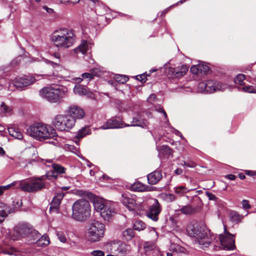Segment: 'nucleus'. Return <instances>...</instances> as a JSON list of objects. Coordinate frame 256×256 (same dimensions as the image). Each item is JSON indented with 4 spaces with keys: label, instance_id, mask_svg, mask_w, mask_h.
<instances>
[{
    "label": "nucleus",
    "instance_id": "nucleus-57",
    "mask_svg": "<svg viewBox=\"0 0 256 256\" xmlns=\"http://www.w3.org/2000/svg\"><path fill=\"white\" fill-rule=\"evenodd\" d=\"M162 256L161 252L159 248L155 249L152 253L150 254V256Z\"/></svg>",
    "mask_w": 256,
    "mask_h": 256
},
{
    "label": "nucleus",
    "instance_id": "nucleus-41",
    "mask_svg": "<svg viewBox=\"0 0 256 256\" xmlns=\"http://www.w3.org/2000/svg\"><path fill=\"white\" fill-rule=\"evenodd\" d=\"M239 90H242V91L248 93H256V88L252 86H246V84L244 86L238 87Z\"/></svg>",
    "mask_w": 256,
    "mask_h": 256
},
{
    "label": "nucleus",
    "instance_id": "nucleus-21",
    "mask_svg": "<svg viewBox=\"0 0 256 256\" xmlns=\"http://www.w3.org/2000/svg\"><path fill=\"white\" fill-rule=\"evenodd\" d=\"M74 92L76 94L79 96H85L90 98H94V94L92 92H90L87 88L82 85L76 84L74 87Z\"/></svg>",
    "mask_w": 256,
    "mask_h": 256
},
{
    "label": "nucleus",
    "instance_id": "nucleus-54",
    "mask_svg": "<svg viewBox=\"0 0 256 256\" xmlns=\"http://www.w3.org/2000/svg\"><path fill=\"white\" fill-rule=\"evenodd\" d=\"M80 0H61L60 2L62 3L66 4H74L79 2Z\"/></svg>",
    "mask_w": 256,
    "mask_h": 256
},
{
    "label": "nucleus",
    "instance_id": "nucleus-38",
    "mask_svg": "<svg viewBox=\"0 0 256 256\" xmlns=\"http://www.w3.org/2000/svg\"><path fill=\"white\" fill-rule=\"evenodd\" d=\"M122 236L127 240H130L134 236V232L132 228H128L122 232Z\"/></svg>",
    "mask_w": 256,
    "mask_h": 256
},
{
    "label": "nucleus",
    "instance_id": "nucleus-4",
    "mask_svg": "<svg viewBox=\"0 0 256 256\" xmlns=\"http://www.w3.org/2000/svg\"><path fill=\"white\" fill-rule=\"evenodd\" d=\"M67 88L62 86L45 87L40 90V96L50 102H58L67 96Z\"/></svg>",
    "mask_w": 256,
    "mask_h": 256
},
{
    "label": "nucleus",
    "instance_id": "nucleus-46",
    "mask_svg": "<svg viewBox=\"0 0 256 256\" xmlns=\"http://www.w3.org/2000/svg\"><path fill=\"white\" fill-rule=\"evenodd\" d=\"M198 66L200 70V74H206L210 70L209 67L207 65L204 64V62L199 64Z\"/></svg>",
    "mask_w": 256,
    "mask_h": 256
},
{
    "label": "nucleus",
    "instance_id": "nucleus-9",
    "mask_svg": "<svg viewBox=\"0 0 256 256\" xmlns=\"http://www.w3.org/2000/svg\"><path fill=\"white\" fill-rule=\"evenodd\" d=\"M44 176L40 178H33L20 181V189L24 192H34L43 188L45 186L44 180Z\"/></svg>",
    "mask_w": 256,
    "mask_h": 256
},
{
    "label": "nucleus",
    "instance_id": "nucleus-40",
    "mask_svg": "<svg viewBox=\"0 0 256 256\" xmlns=\"http://www.w3.org/2000/svg\"><path fill=\"white\" fill-rule=\"evenodd\" d=\"M160 154L163 155H170L172 154V150L168 146H162L160 148H157Z\"/></svg>",
    "mask_w": 256,
    "mask_h": 256
},
{
    "label": "nucleus",
    "instance_id": "nucleus-26",
    "mask_svg": "<svg viewBox=\"0 0 256 256\" xmlns=\"http://www.w3.org/2000/svg\"><path fill=\"white\" fill-rule=\"evenodd\" d=\"M14 210L2 202H0V223H2L7 216L12 213Z\"/></svg>",
    "mask_w": 256,
    "mask_h": 256
},
{
    "label": "nucleus",
    "instance_id": "nucleus-14",
    "mask_svg": "<svg viewBox=\"0 0 256 256\" xmlns=\"http://www.w3.org/2000/svg\"><path fill=\"white\" fill-rule=\"evenodd\" d=\"M67 116H70L72 118L74 119V124H76V120L82 119L85 116L84 110L80 107L71 105L66 110Z\"/></svg>",
    "mask_w": 256,
    "mask_h": 256
},
{
    "label": "nucleus",
    "instance_id": "nucleus-49",
    "mask_svg": "<svg viewBox=\"0 0 256 256\" xmlns=\"http://www.w3.org/2000/svg\"><path fill=\"white\" fill-rule=\"evenodd\" d=\"M182 165L184 166L186 168L188 167L191 168H194L196 166L195 162L190 160L187 162L183 161L182 163Z\"/></svg>",
    "mask_w": 256,
    "mask_h": 256
},
{
    "label": "nucleus",
    "instance_id": "nucleus-27",
    "mask_svg": "<svg viewBox=\"0 0 256 256\" xmlns=\"http://www.w3.org/2000/svg\"><path fill=\"white\" fill-rule=\"evenodd\" d=\"M92 132L91 130L88 126H86L80 129L77 132L76 138L77 139L75 140L76 143L78 146L79 142L78 140L81 139L87 135L90 134Z\"/></svg>",
    "mask_w": 256,
    "mask_h": 256
},
{
    "label": "nucleus",
    "instance_id": "nucleus-36",
    "mask_svg": "<svg viewBox=\"0 0 256 256\" xmlns=\"http://www.w3.org/2000/svg\"><path fill=\"white\" fill-rule=\"evenodd\" d=\"M230 218L231 221L238 223L240 221L244 216L240 215L236 212L231 211L230 213Z\"/></svg>",
    "mask_w": 256,
    "mask_h": 256
},
{
    "label": "nucleus",
    "instance_id": "nucleus-60",
    "mask_svg": "<svg viewBox=\"0 0 256 256\" xmlns=\"http://www.w3.org/2000/svg\"><path fill=\"white\" fill-rule=\"evenodd\" d=\"M137 76L138 77V80H140L142 82H144L146 80V78L144 74H140Z\"/></svg>",
    "mask_w": 256,
    "mask_h": 256
},
{
    "label": "nucleus",
    "instance_id": "nucleus-1",
    "mask_svg": "<svg viewBox=\"0 0 256 256\" xmlns=\"http://www.w3.org/2000/svg\"><path fill=\"white\" fill-rule=\"evenodd\" d=\"M27 133L39 141L54 138L58 136L54 127L43 122H36L30 126L27 129Z\"/></svg>",
    "mask_w": 256,
    "mask_h": 256
},
{
    "label": "nucleus",
    "instance_id": "nucleus-42",
    "mask_svg": "<svg viewBox=\"0 0 256 256\" xmlns=\"http://www.w3.org/2000/svg\"><path fill=\"white\" fill-rule=\"evenodd\" d=\"M18 183H20V181L14 182H13L9 184H8L6 186H0V190L2 191V194L3 191L4 190H6L12 186H14L16 187V188L20 189V186H19Z\"/></svg>",
    "mask_w": 256,
    "mask_h": 256
},
{
    "label": "nucleus",
    "instance_id": "nucleus-61",
    "mask_svg": "<svg viewBox=\"0 0 256 256\" xmlns=\"http://www.w3.org/2000/svg\"><path fill=\"white\" fill-rule=\"evenodd\" d=\"M42 8L46 11V12L48 14H52L54 12L53 9L51 8H49L46 6H42Z\"/></svg>",
    "mask_w": 256,
    "mask_h": 256
},
{
    "label": "nucleus",
    "instance_id": "nucleus-16",
    "mask_svg": "<svg viewBox=\"0 0 256 256\" xmlns=\"http://www.w3.org/2000/svg\"><path fill=\"white\" fill-rule=\"evenodd\" d=\"M110 245L112 247L111 250L116 248L114 250L116 252L122 255H126L128 254L131 251V246L122 242H115L110 243Z\"/></svg>",
    "mask_w": 256,
    "mask_h": 256
},
{
    "label": "nucleus",
    "instance_id": "nucleus-22",
    "mask_svg": "<svg viewBox=\"0 0 256 256\" xmlns=\"http://www.w3.org/2000/svg\"><path fill=\"white\" fill-rule=\"evenodd\" d=\"M122 122L114 118L108 120L104 125L99 128L100 129L106 130L109 128H123Z\"/></svg>",
    "mask_w": 256,
    "mask_h": 256
},
{
    "label": "nucleus",
    "instance_id": "nucleus-59",
    "mask_svg": "<svg viewBox=\"0 0 256 256\" xmlns=\"http://www.w3.org/2000/svg\"><path fill=\"white\" fill-rule=\"evenodd\" d=\"M156 98V96L154 94H152L148 98V101L150 103H152V102H154Z\"/></svg>",
    "mask_w": 256,
    "mask_h": 256
},
{
    "label": "nucleus",
    "instance_id": "nucleus-33",
    "mask_svg": "<svg viewBox=\"0 0 256 256\" xmlns=\"http://www.w3.org/2000/svg\"><path fill=\"white\" fill-rule=\"evenodd\" d=\"M192 189H188L184 186H180L174 188V192L178 196H183L185 194L188 192Z\"/></svg>",
    "mask_w": 256,
    "mask_h": 256
},
{
    "label": "nucleus",
    "instance_id": "nucleus-48",
    "mask_svg": "<svg viewBox=\"0 0 256 256\" xmlns=\"http://www.w3.org/2000/svg\"><path fill=\"white\" fill-rule=\"evenodd\" d=\"M56 235L59 240L62 242H66V235L62 232H56Z\"/></svg>",
    "mask_w": 256,
    "mask_h": 256
},
{
    "label": "nucleus",
    "instance_id": "nucleus-12",
    "mask_svg": "<svg viewBox=\"0 0 256 256\" xmlns=\"http://www.w3.org/2000/svg\"><path fill=\"white\" fill-rule=\"evenodd\" d=\"M143 204L144 206V208L146 205L150 204V206L146 211V216L152 220L157 222L158 220V215L162 210L160 204L158 200L152 198L146 200H144Z\"/></svg>",
    "mask_w": 256,
    "mask_h": 256
},
{
    "label": "nucleus",
    "instance_id": "nucleus-62",
    "mask_svg": "<svg viewBox=\"0 0 256 256\" xmlns=\"http://www.w3.org/2000/svg\"><path fill=\"white\" fill-rule=\"evenodd\" d=\"M254 171H253V170H245V174L248 176H254Z\"/></svg>",
    "mask_w": 256,
    "mask_h": 256
},
{
    "label": "nucleus",
    "instance_id": "nucleus-43",
    "mask_svg": "<svg viewBox=\"0 0 256 256\" xmlns=\"http://www.w3.org/2000/svg\"><path fill=\"white\" fill-rule=\"evenodd\" d=\"M114 79L116 82L120 84H124L128 81V78L124 75L116 74Z\"/></svg>",
    "mask_w": 256,
    "mask_h": 256
},
{
    "label": "nucleus",
    "instance_id": "nucleus-37",
    "mask_svg": "<svg viewBox=\"0 0 256 256\" xmlns=\"http://www.w3.org/2000/svg\"><path fill=\"white\" fill-rule=\"evenodd\" d=\"M246 80L245 75L244 74H239L237 75L236 78H234V83L236 84H238L239 86L238 87H242L246 85L244 80Z\"/></svg>",
    "mask_w": 256,
    "mask_h": 256
},
{
    "label": "nucleus",
    "instance_id": "nucleus-32",
    "mask_svg": "<svg viewBox=\"0 0 256 256\" xmlns=\"http://www.w3.org/2000/svg\"><path fill=\"white\" fill-rule=\"evenodd\" d=\"M36 243L40 246H46L50 244V238L47 235H44L41 237L40 236Z\"/></svg>",
    "mask_w": 256,
    "mask_h": 256
},
{
    "label": "nucleus",
    "instance_id": "nucleus-51",
    "mask_svg": "<svg viewBox=\"0 0 256 256\" xmlns=\"http://www.w3.org/2000/svg\"><path fill=\"white\" fill-rule=\"evenodd\" d=\"M198 64L192 66L190 68L191 72L194 74H200V70Z\"/></svg>",
    "mask_w": 256,
    "mask_h": 256
},
{
    "label": "nucleus",
    "instance_id": "nucleus-24",
    "mask_svg": "<svg viewBox=\"0 0 256 256\" xmlns=\"http://www.w3.org/2000/svg\"><path fill=\"white\" fill-rule=\"evenodd\" d=\"M65 194L62 192H58L56 195L54 197L51 204L50 210L54 209L58 211L61 201L62 200Z\"/></svg>",
    "mask_w": 256,
    "mask_h": 256
},
{
    "label": "nucleus",
    "instance_id": "nucleus-5",
    "mask_svg": "<svg viewBox=\"0 0 256 256\" xmlns=\"http://www.w3.org/2000/svg\"><path fill=\"white\" fill-rule=\"evenodd\" d=\"M72 216L76 220L83 222L90 216V206L88 200L80 199L76 201L72 206Z\"/></svg>",
    "mask_w": 256,
    "mask_h": 256
},
{
    "label": "nucleus",
    "instance_id": "nucleus-20",
    "mask_svg": "<svg viewBox=\"0 0 256 256\" xmlns=\"http://www.w3.org/2000/svg\"><path fill=\"white\" fill-rule=\"evenodd\" d=\"M144 113L138 114L133 118L131 124L126 125V126H140L143 128L146 127L148 125V122L146 119L144 118Z\"/></svg>",
    "mask_w": 256,
    "mask_h": 256
},
{
    "label": "nucleus",
    "instance_id": "nucleus-2",
    "mask_svg": "<svg viewBox=\"0 0 256 256\" xmlns=\"http://www.w3.org/2000/svg\"><path fill=\"white\" fill-rule=\"evenodd\" d=\"M51 40L56 47L68 48L72 46L74 43L76 36L72 29L60 28L52 34Z\"/></svg>",
    "mask_w": 256,
    "mask_h": 256
},
{
    "label": "nucleus",
    "instance_id": "nucleus-30",
    "mask_svg": "<svg viewBox=\"0 0 256 256\" xmlns=\"http://www.w3.org/2000/svg\"><path fill=\"white\" fill-rule=\"evenodd\" d=\"M132 188L134 190L142 192L150 190L148 186L145 185L140 182H136L132 184Z\"/></svg>",
    "mask_w": 256,
    "mask_h": 256
},
{
    "label": "nucleus",
    "instance_id": "nucleus-47",
    "mask_svg": "<svg viewBox=\"0 0 256 256\" xmlns=\"http://www.w3.org/2000/svg\"><path fill=\"white\" fill-rule=\"evenodd\" d=\"M90 74L92 76H100L102 74V70L99 68H94L90 70Z\"/></svg>",
    "mask_w": 256,
    "mask_h": 256
},
{
    "label": "nucleus",
    "instance_id": "nucleus-17",
    "mask_svg": "<svg viewBox=\"0 0 256 256\" xmlns=\"http://www.w3.org/2000/svg\"><path fill=\"white\" fill-rule=\"evenodd\" d=\"M30 228L26 224H22L16 226L14 228L12 233V239L16 240L21 238H26Z\"/></svg>",
    "mask_w": 256,
    "mask_h": 256
},
{
    "label": "nucleus",
    "instance_id": "nucleus-8",
    "mask_svg": "<svg viewBox=\"0 0 256 256\" xmlns=\"http://www.w3.org/2000/svg\"><path fill=\"white\" fill-rule=\"evenodd\" d=\"M114 204L110 202H104L102 200L94 202V210L100 213V216L105 220L108 221L116 213Z\"/></svg>",
    "mask_w": 256,
    "mask_h": 256
},
{
    "label": "nucleus",
    "instance_id": "nucleus-64",
    "mask_svg": "<svg viewBox=\"0 0 256 256\" xmlns=\"http://www.w3.org/2000/svg\"><path fill=\"white\" fill-rule=\"evenodd\" d=\"M76 194L80 196H82L84 194V192L80 190H78L76 191Z\"/></svg>",
    "mask_w": 256,
    "mask_h": 256
},
{
    "label": "nucleus",
    "instance_id": "nucleus-18",
    "mask_svg": "<svg viewBox=\"0 0 256 256\" xmlns=\"http://www.w3.org/2000/svg\"><path fill=\"white\" fill-rule=\"evenodd\" d=\"M188 69V68L186 65H181L174 68H170L167 70L166 72L168 76L172 78H179L184 76Z\"/></svg>",
    "mask_w": 256,
    "mask_h": 256
},
{
    "label": "nucleus",
    "instance_id": "nucleus-28",
    "mask_svg": "<svg viewBox=\"0 0 256 256\" xmlns=\"http://www.w3.org/2000/svg\"><path fill=\"white\" fill-rule=\"evenodd\" d=\"M144 247L146 256H150V254L154 251L155 249L159 248L156 246L154 240L152 242H144Z\"/></svg>",
    "mask_w": 256,
    "mask_h": 256
},
{
    "label": "nucleus",
    "instance_id": "nucleus-31",
    "mask_svg": "<svg viewBox=\"0 0 256 256\" xmlns=\"http://www.w3.org/2000/svg\"><path fill=\"white\" fill-rule=\"evenodd\" d=\"M9 134L12 137L18 140H22L23 134L18 128H8Z\"/></svg>",
    "mask_w": 256,
    "mask_h": 256
},
{
    "label": "nucleus",
    "instance_id": "nucleus-15",
    "mask_svg": "<svg viewBox=\"0 0 256 256\" xmlns=\"http://www.w3.org/2000/svg\"><path fill=\"white\" fill-rule=\"evenodd\" d=\"M36 80V78L32 76H25L22 77L16 78V79L13 80L12 84L16 88H22L24 87L34 84Z\"/></svg>",
    "mask_w": 256,
    "mask_h": 256
},
{
    "label": "nucleus",
    "instance_id": "nucleus-29",
    "mask_svg": "<svg viewBox=\"0 0 256 256\" xmlns=\"http://www.w3.org/2000/svg\"><path fill=\"white\" fill-rule=\"evenodd\" d=\"M40 236V234L37 230L30 228L26 238L30 243L34 244Z\"/></svg>",
    "mask_w": 256,
    "mask_h": 256
},
{
    "label": "nucleus",
    "instance_id": "nucleus-23",
    "mask_svg": "<svg viewBox=\"0 0 256 256\" xmlns=\"http://www.w3.org/2000/svg\"><path fill=\"white\" fill-rule=\"evenodd\" d=\"M92 43L88 40H82L81 44L74 50L76 54L82 53L84 54L92 48Z\"/></svg>",
    "mask_w": 256,
    "mask_h": 256
},
{
    "label": "nucleus",
    "instance_id": "nucleus-39",
    "mask_svg": "<svg viewBox=\"0 0 256 256\" xmlns=\"http://www.w3.org/2000/svg\"><path fill=\"white\" fill-rule=\"evenodd\" d=\"M134 230L138 231L144 230L146 228V224L140 220H138L134 224Z\"/></svg>",
    "mask_w": 256,
    "mask_h": 256
},
{
    "label": "nucleus",
    "instance_id": "nucleus-56",
    "mask_svg": "<svg viewBox=\"0 0 256 256\" xmlns=\"http://www.w3.org/2000/svg\"><path fill=\"white\" fill-rule=\"evenodd\" d=\"M21 58H22V56H18V57L16 58L15 59L13 60L10 63L11 65L13 66H16L17 64H18L21 60Z\"/></svg>",
    "mask_w": 256,
    "mask_h": 256
},
{
    "label": "nucleus",
    "instance_id": "nucleus-19",
    "mask_svg": "<svg viewBox=\"0 0 256 256\" xmlns=\"http://www.w3.org/2000/svg\"><path fill=\"white\" fill-rule=\"evenodd\" d=\"M46 162L49 164H46L48 166H52L54 170V172H52V174L50 175V172H48L46 174V177L49 178L50 176H52L54 177V178H56L57 176L55 174H62L65 172L66 168L59 164L54 163L52 160H46Z\"/></svg>",
    "mask_w": 256,
    "mask_h": 256
},
{
    "label": "nucleus",
    "instance_id": "nucleus-34",
    "mask_svg": "<svg viewBox=\"0 0 256 256\" xmlns=\"http://www.w3.org/2000/svg\"><path fill=\"white\" fill-rule=\"evenodd\" d=\"M54 56L56 58L57 60L56 62L44 58H42V60L46 64L52 66L53 68H56V66H58L59 64V62H60V54L59 53L56 52L54 54Z\"/></svg>",
    "mask_w": 256,
    "mask_h": 256
},
{
    "label": "nucleus",
    "instance_id": "nucleus-11",
    "mask_svg": "<svg viewBox=\"0 0 256 256\" xmlns=\"http://www.w3.org/2000/svg\"><path fill=\"white\" fill-rule=\"evenodd\" d=\"M122 202L130 210H144V200L134 195L124 194L122 196Z\"/></svg>",
    "mask_w": 256,
    "mask_h": 256
},
{
    "label": "nucleus",
    "instance_id": "nucleus-3",
    "mask_svg": "<svg viewBox=\"0 0 256 256\" xmlns=\"http://www.w3.org/2000/svg\"><path fill=\"white\" fill-rule=\"evenodd\" d=\"M186 231L190 237L195 239V243L202 248L208 247L211 242L212 238L210 236V232L198 223L189 224Z\"/></svg>",
    "mask_w": 256,
    "mask_h": 256
},
{
    "label": "nucleus",
    "instance_id": "nucleus-35",
    "mask_svg": "<svg viewBox=\"0 0 256 256\" xmlns=\"http://www.w3.org/2000/svg\"><path fill=\"white\" fill-rule=\"evenodd\" d=\"M93 78L92 74L89 72H85L82 74V78H75L76 82L78 84L82 82L83 80H86V82L88 83L90 80Z\"/></svg>",
    "mask_w": 256,
    "mask_h": 256
},
{
    "label": "nucleus",
    "instance_id": "nucleus-53",
    "mask_svg": "<svg viewBox=\"0 0 256 256\" xmlns=\"http://www.w3.org/2000/svg\"><path fill=\"white\" fill-rule=\"evenodd\" d=\"M92 256H104V252L101 250H95L90 252Z\"/></svg>",
    "mask_w": 256,
    "mask_h": 256
},
{
    "label": "nucleus",
    "instance_id": "nucleus-50",
    "mask_svg": "<svg viewBox=\"0 0 256 256\" xmlns=\"http://www.w3.org/2000/svg\"><path fill=\"white\" fill-rule=\"evenodd\" d=\"M155 110L160 113H162L163 114L165 119L167 120L168 116H167L166 113L162 108L160 107V106H156Z\"/></svg>",
    "mask_w": 256,
    "mask_h": 256
},
{
    "label": "nucleus",
    "instance_id": "nucleus-44",
    "mask_svg": "<svg viewBox=\"0 0 256 256\" xmlns=\"http://www.w3.org/2000/svg\"><path fill=\"white\" fill-rule=\"evenodd\" d=\"M180 211L182 213L186 214H190L194 213L195 212V208L192 207L190 206L187 205L183 206Z\"/></svg>",
    "mask_w": 256,
    "mask_h": 256
},
{
    "label": "nucleus",
    "instance_id": "nucleus-10",
    "mask_svg": "<svg viewBox=\"0 0 256 256\" xmlns=\"http://www.w3.org/2000/svg\"><path fill=\"white\" fill-rule=\"evenodd\" d=\"M200 91L206 93H214L216 92H223L229 89V86L226 84L214 80H208L200 82L198 85Z\"/></svg>",
    "mask_w": 256,
    "mask_h": 256
},
{
    "label": "nucleus",
    "instance_id": "nucleus-6",
    "mask_svg": "<svg viewBox=\"0 0 256 256\" xmlns=\"http://www.w3.org/2000/svg\"><path fill=\"white\" fill-rule=\"evenodd\" d=\"M52 127L58 131L69 132L74 126V119L66 114H58L52 119Z\"/></svg>",
    "mask_w": 256,
    "mask_h": 256
},
{
    "label": "nucleus",
    "instance_id": "nucleus-45",
    "mask_svg": "<svg viewBox=\"0 0 256 256\" xmlns=\"http://www.w3.org/2000/svg\"><path fill=\"white\" fill-rule=\"evenodd\" d=\"M1 110L6 116L10 115L12 113V108L5 104L4 102H2L1 105Z\"/></svg>",
    "mask_w": 256,
    "mask_h": 256
},
{
    "label": "nucleus",
    "instance_id": "nucleus-25",
    "mask_svg": "<svg viewBox=\"0 0 256 256\" xmlns=\"http://www.w3.org/2000/svg\"><path fill=\"white\" fill-rule=\"evenodd\" d=\"M148 180L150 184H157L162 178V174L160 171L155 170L147 176Z\"/></svg>",
    "mask_w": 256,
    "mask_h": 256
},
{
    "label": "nucleus",
    "instance_id": "nucleus-63",
    "mask_svg": "<svg viewBox=\"0 0 256 256\" xmlns=\"http://www.w3.org/2000/svg\"><path fill=\"white\" fill-rule=\"evenodd\" d=\"M226 178H228V180H234L236 179V176L234 174H228L226 176Z\"/></svg>",
    "mask_w": 256,
    "mask_h": 256
},
{
    "label": "nucleus",
    "instance_id": "nucleus-58",
    "mask_svg": "<svg viewBox=\"0 0 256 256\" xmlns=\"http://www.w3.org/2000/svg\"><path fill=\"white\" fill-rule=\"evenodd\" d=\"M206 194L208 198L210 200H215L216 198L215 195H214L210 193L209 192H206Z\"/></svg>",
    "mask_w": 256,
    "mask_h": 256
},
{
    "label": "nucleus",
    "instance_id": "nucleus-52",
    "mask_svg": "<svg viewBox=\"0 0 256 256\" xmlns=\"http://www.w3.org/2000/svg\"><path fill=\"white\" fill-rule=\"evenodd\" d=\"M150 234L153 240L157 239L158 237V234L154 228H150Z\"/></svg>",
    "mask_w": 256,
    "mask_h": 256
},
{
    "label": "nucleus",
    "instance_id": "nucleus-55",
    "mask_svg": "<svg viewBox=\"0 0 256 256\" xmlns=\"http://www.w3.org/2000/svg\"><path fill=\"white\" fill-rule=\"evenodd\" d=\"M242 208L244 209H249L251 208V206L249 204L248 201L246 200H244L242 202Z\"/></svg>",
    "mask_w": 256,
    "mask_h": 256
},
{
    "label": "nucleus",
    "instance_id": "nucleus-13",
    "mask_svg": "<svg viewBox=\"0 0 256 256\" xmlns=\"http://www.w3.org/2000/svg\"><path fill=\"white\" fill-rule=\"evenodd\" d=\"M219 240L224 249L232 250L235 248L234 236L226 230V226H224V234L219 236Z\"/></svg>",
    "mask_w": 256,
    "mask_h": 256
},
{
    "label": "nucleus",
    "instance_id": "nucleus-7",
    "mask_svg": "<svg viewBox=\"0 0 256 256\" xmlns=\"http://www.w3.org/2000/svg\"><path fill=\"white\" fill-rule=\"evenodd\" d=\"M105 226L102 222L93 220L90 222L87 228L86 235L88 240L91 242H96L100 240L104 236Z\"/></svg>",
    "mask_w": 256,
    "mask_h": 256
}]
</instances>
